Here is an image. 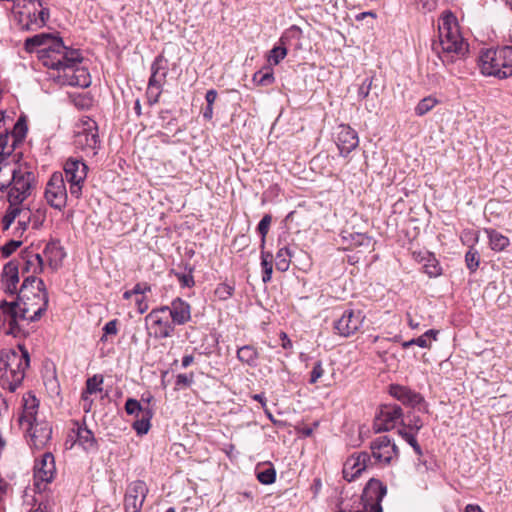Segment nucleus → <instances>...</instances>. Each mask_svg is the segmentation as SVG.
I'll list each match as a JSON object with an SVG mask.
<instances>
[{"mask_svg": "<svg viewBox=\"0 0 512 512\" xmlns=\"http://www.w3.org/2000/svg\"><path fill=\"white\" fill-rule=\"evenodd\" d=\"M48 293L42 279L27 276L19 289L16 301H2L0 310L9 325V334L19 331V321H37L48 307Z\"/></svg>", "mask_w": 512, "mask_h": 512, "instance_id": "f257e3e1", "label": "nucleus"}, {"mask_svg": "<svg viewBox=\"0 0 512 512\" xmlns=\"http://www.w3.org/2000/svg\"><path fill=\"white\" fill-rule=\"evenodd\" d=\"M88 167L85 162H64V173L55 172L50 177L45 188L47 203L58 210H62L67 202V189L65 181L70 185V194L76 199L82 195V185L87 176Z\"/></svg>", "mask_w": 512, "mask_h": 512, "instance_id": "f03ea898", "label": "nucleus"}, {"mask_svg": "<svg viewBox=\"0 0 512 512\" xmlns=\"http://www.w3.org/2000/svg\"><path fill=\"white\" fill-rule=\"evenodd\" d=\"M439 39L432 43V50L443 63H453L468 52V44L459 32L453 13L444 12L438 22Z\"/></svg>", "mask_w": 512, "mask_h": 512, "instance_id": "7ed1b4c3", "label": "nucleus"}, {"mask_svg": "<svg viewBox=\"0 0 512 512\" xmlns=\"http://www.w3.org/2000/svg\"><path fill=\"white\" fill-rule=\"evenodd\" d=\"M30 365V357L24 346L17 349H4L0 353V385L10 392L22 384L25 371Z\"/></svg>", "mask_w": 512, "mask_h": 512, "instance_id": "20e7f679", "label": "nucleus"}, {"mask_svg": "<svg viewBox=\"0 0 512 512\" xmlns=\"http://www.w3.org/2000/svg\"><path fill=\"white\" fill-rule=\"evenodd\" d=\"M24 46L28 52L38 49L39 60L53 72L65 61L68 52L72 50L63 44L61 38L54 37L49 33H41L27 38Z\"/></svg>", "mask_w": 512, "mask_h": 512, "instance_id": "39448f33", "label": "nucleus"}, {"mask_svg": "<svg viewBox=\"0 0 512 512\" xmlns=\"http://www.w3.org/2000/svg\"><path fill=\"white\" fill-rule=\"evenodd\" d=\"M83 61L81 52L77 49L68 52V57L51 74V77L60 85L78 86L86 88L90 85V74L86 68L80 67Z\"/></svg>", "mask_w": 512, "mask_h": 512, "instance_id": "423d86ee", "label": "nucleus"}, {"mask_svg": "<svg viewBox=\"0 0 512 512\" xmlns=\"http://www.w3.org/2000/svg\"><path fill=\"white\" fill-rule=\"evenodd\" d=\"M480 68L484 75L505 79L512 76V47L488 49L480 55Z\"/></svg>", "mask_w": 512, "mask_h": 512, "instance_id": "0eeeda50", "label": "nucleus"}, {"mask_svg": "<svg viewBox=\"0 0 512 512\" xmlns=\"http://www.w3.org/2000/svg\"><path fill=\"white\" fill-rule=\"evenodd\" d=\"M13 11L20 28L26 31L42 28L49 18L48 9L38 0H18Z\"/></svg>", "mask_w": 512, "mask_h": 512, "instance_id": "6e6552de", "label": "nucleus"}, {"mask_svg": "<svg viewBox=\"0 0 512 512\" xmlns=\"http://www.w3.org/2000/svg\"><path fill=\"white\" fill-rule=\"evenodd\" d=\"M100 146L98 129L96 122L88 119L75 134L74 147L80 153L77 157H69L67 160H84L97 155V149Z\"/></svg>", "mask_w": 512, "mask_h": 512, "instance_id": "1a4fd4ad", "label": "nucleus"}, {"mask_svg": "<svg viewBox=\"0 0 512 512\" xmlns=\"http://www.w3.org/2000/svg\"><path fill=\"white\" fill-rule=\"evenodd\" d=\"M364 319L361 310L347 309L334 321V330L340 336L349 337L361 328Z\"/></svg>", "mask_w": 512, "mask_h": 512, "instance_id": "9d476101", "label": "nucleus"}, {"mask_svg": "<svg viewBox=\"0 0 512 512\" xmlns=\"http://www.w3.org/2000/svg\"><path fill=\"white\" fill-rule=\"evenodd\" d=\"M149 492L147 484L142 480L131 482L124 497L125 512H141L143 503Z\"/></svg>", "mask_w": 512, "mask_h": 512, "instance_id": "9b49d317", "label": "nucleus"}, {"mask_svg": "<svg viewBox=\"0 0 512 512\" xmlns=\"http://www.w3.org/2000/svg\"><path fill=\"white\" fill-rule=\"evenodd\" d=\"M402 408L398 405H383L374 422L376 432L393 429L398 422L403 420Z\"/></svg>", "mask_w": 512, "mask_h": 512, "instance_id": "f8f14e48", "label": "nucleus"}, {"mask_svg": "<svg viewBox=\"0 0 512 512\" xmlns=\"http://www.w3.org/2000/svg\"><path fill=\"white\" fill-rule=\"evenodd\" d=\"M30 437L29 444L35 449H43L51 439L52 427L45 420L25 423Z\"/></svg>", "mask_w": 512, "mask_h": 512, "instance_id": "ddd939ff", "label": "nucleus"}, {"mask_svg": "<svg viewBox=\"0 0 512 512\" xmlns=\"http://www.w3.org/2000/svg\"><path fill=\"white\" fill-rule=\"evenodd\" d=\"M372 456L377 463L388 464L398 455L397 446L387 436H379L370 444Z\"/></svg>", "mask_w": 512, "mask_h": 512, "instance_id": "4468645a", "label": "nucleus"}, {"mask_svg": "<svg viewBox=\"0 0 512 512\" xmlns=\"http://www.w3.org/2000/svg\"><path fill=\"white\" fill-rule=\"evenodd\" d=\"M371 463V457L367 452L353 454L347 458L343 465V477L348 482L356 479Z\"/></svg>", "mask_w": 512, "mask_h": 512, "instance_id": "2eb2a0df", "label": "nucleus"}, {"mask_svg": "<svg viewBox=\"0 0 512 512\" xmlns=\"http://www.w3.org/2000/svg\"><path fill=\"white\" fill-rule=\"evenodd\" d=\"M56 473L54 456L50 452L43 454L40 460L35 462L34 479L38 486L40 482L50 483L53 481Z\"/></svg>", "mask_w": 512, "mask_h": 512, "instance_id": "dca6fc26", "label": "nucleus"}, {"mask_svg": "<svg viewBox=\"0 0 512 512\" xmlns=\"http://www.w3.org/2000/svg\"><path fill=\"white\" fill-rule=\"evenodd\" d=\"M359 143L357 133L348 125H340L337 132V147L341 156L346 157Z\"/></svg>", "mask_w": 512, "mask_h": 512, "instance_id": "f3484780", "label": "nucleus"}, {"mask_svg": "<svg viewBox=\"0 0 512 512\" xmlns=\"http://www.w3.org/2000/svg\"><path fill=\"white\" fill-rule=\"evenodd\" d=\"M389 393L406 406L415 408L424 403V398L419 393L406 386L392 384L389 387Z\"/></svg>", "mask_w": 512, "mask_h": 512, "instance_id": "a211bd4d", "label": "nucleus"}, {"mask_svg": "<svg viewBox=\"0 0 512 512\" xmlns=\"http://www.w3.org/2000/svg\"><path fill=\"white\" fill-rule=\"evenodd\" d=\"M1 282L6 293H19L17 287L19 283V263L16 260H11L5 264L2 271Z\"/></svg>", "mask_w": 512, "mask_h": 512, "instance_id": "6ab92c4d", "label": "nucleus"}, {"mask_svg": "<svg viewBox=\"0 0 512 512\" xmlns=\"http://www.w3.org/2000/svg\"><path fill=\"white\" fill-rule=\"evenodd\" d=\"M169 314L174 325H184L191 320V306L177 297L169 305Z\"/></svg>", "mask_w": 512, "mask_h": 512, "instance_id": "aec40b11", "label": "nucleus"}, {"mask_svg": "<svg viewBox=\"0 0 512 512\" xmlns=\"http://www.w3.org/2000/svg\"><path fill=\"white\" fill-rule=\"evenodd\" d=\"M146 322H151V329L154 331L156 338L164 339L171 337L174 332V324L168 320H164L160 315H156V311H151L146 317Z\"/></svg>", "mask_w": 512, "mask_h": 512, "instance_id": "412c9836", "label": "nucleus"}, {"mask_svg": "<svg viewBox=\"0 0 512 512\" xmlns=\"http://www.w3.org/2000/svg\"><path fill=\"white\" fill-rule=\"evenodd\" d=\"M168 74L167 60L163 55H158L151 65L149 82L152 86H160L165 83Z\"/></svg>", "mask_w": 512, "mask_h": 512, "instance_id": "4be33fe9", "label": "nucleus"}, {"mask_svg": "<svg viewBox=\"0 0 512 512\" xmlns=\"http://www.w3.org/2000/svg\"><path fill=\"white\" fill-rule=\"evenodd\" d=\"M21 258L24 261L23 272L32 273L31 276H35L43 272L44 263L40 254L25 250L22 251Z\"/></svg>", "mask_w": 512, "mask_h": 512, "instance_id": "5701e85b", "label": "nucleus"}, {"mask_svg": "<svg viewBox=\"0 0 512 512\" xmlns=\"http://www.w3.org/2000/svg\"><path fill=\"white\" fill-rule=\"evenodd\" d=\"M76 442L79 446H81L85 451H96L98 448L97 440L93 434V432L88 429L86 426L76 424Z\"/></svg>", "mask_w": 512, "mask_h": 512, "instance_id": "b1692460", "label": "nucleus"}, {"mask_svg": "<svg viewBox=\"0 0 512 512\" xmlns=\"http://www.w3.org/2000/svg\"><path fill=\"white\" fill-rule=\"evenodd\" d=\"M38 408V401L35 396H32L30 393L23 397V413L19 418V422L22 426H25V423H30L31 421H35L36 413Z\"/></svg>", "mask_w": 512, "mask_h": 512, "instance_id": "393cba45", "label": "nucleus"}, {"mask_svg": "<svg viewBox=\"0 0 512 512\" xmlns=\"http://www.w3.org/2000/svg\"><path fill=\"white\" fill-rule=\"evenodd\" d=\"M484 232L487 234V237L489 239L490 248L493 251L500 252V251L505 250L509 246V244H510L509 238L504 236L500 232H498L494 229H491V228L484 229Z\"/></svg>", "mask_w": 512, "mask_h": 512, "instance_id": "a878e982", "label": "nucleus"}, {"mask_svg": "<svg viewBox=\"0 0 512 512\" xmlns=\"http://www.w3.org/2000/svg\"><path fill=\"white\" fill-rule=\"evenodd\" d=\"M258 358L259 353L252 345H244L237 350V359L249 367H256Z\"/></svg>", "mask_w": 512, "mask_h": 512, "instance_id": "bb28decb", "label": "nucleus"}, {"mask_svg": "<svg viewBox=\"0 0 512 512\" xmlns=\"http://www.w3.org/2000/svg\"><path fill=\"white\" fill-rule=\"evenodd\" d=\"M256 477L264 485H269L276 480V470L271 463L258 465L256 467Z\"/></svg>", "mask_w": 512, "mask_h": 512, "instance_id": "cd10ccee", "label": "nucleus"}, {"mask_svg": "<svg viewBox=\"0 0 512 512\" xmlns=\"http://www.w3.org/2000/svg\"><path fill=\"white\" fill-rule=\"evenodd\" d=\"M28 214V209L26 208H23V207H19V205H12L10 204L9 205V208L7 209L3 219H2V223H3V230H8L11 226V224L14 222V220L18 217V216H24V218H27Z\"/></svg>", "mask_w": 512, "mask_h": 512, "instance_id": "c85d7f7f", "label": "nucleus"}, {"mask_svg": "<svg viewBox=\"0 0 512 512\" xmlns=\"http://www.w3.org/2000/svg\"><path fill=\"white\" fill-rule=\"evenodd\" d=\"M5 132H7L6 129ZM13 139L10 133L0 134V160L9 157L19 145L14 144Z\"/></svg>", "mask_w": 512, "mask_h": 512, "instance_id": "c756f323", "label": "nucleus"}, {"mask_svg": "<svg viewBox=\"0 0 512 512\" xmlns=\"http://www.w3.org/2000/svg\"><path fill=\"white\" fill-rule=\"evenodd\" d=\"M28 131L27 122L25 117H20L14 124L13 130L10 135L14 138V144H20L26 137Z\"/></svg>", "mask_w": 512, "mask_h": 512, "instance_id": "7c9ffc66", "label": "nucleus"}, {"mask_svg": "<svg viewBox=\"0 0 512 512\" xmlns=\"http://www.w3.org/2000/svg\"><path fill=\"white\" fill-rule=\"evenodd\" d=\"M152 416V411L147 410V412H144V414L141 415V417L136 418L135 422L133 423V428L138 435H144L148 433L151 427L150 421Z\"/></svg>", "mask_w": 512, "mask_h": 512, "instance_id": "2f4dec72", "label": "nucleus"}, {"mask_svg": "<svg viewBox=\"0 0 512 512\" xmlns=\"http://www.w3.org/2000/svg\"><path fill=\"white\" fill-rule=\"evenodd\" d=\"M292 252L288 247H282L276 254V268L282 272L289 269Z\"/></svg>", "mask_w": 512, "mask_h": 512, "instance_id": "473e14b6", "label": "nucleus"}, {"mask_svg": "<svg viewBox=\"0 0 512 512\" xmlns=\"http://www.w3.org/2000/svg\"><path fill=\"white\" fill-rule=\"evenodd\" d=\"M369 489L376 488L378 489V493L376 495V502L371 504L369 507V512H382V507L380 501L383 496L386 494V487L383 486L379 481L371 480L369 482Z\"/></svg>", "mask_w": 512, "mask_h": 512, "instance_id": "72a5a7b5", "label": "nucleus"}, {"mask_svg": "<svg viewBox=\"0 0 512 512\" xmlns=\"http://www.w3.org/2000/svg\"><path fill=\"white\" fill-rule=\"evenodd\" d=\"M261 266L263 270L262 281L264 283H268L271 281L273 265H272V254L265 253L262 251L261 253Z\"/></svg>", "mask_w": 512, "mask_h": 512, "instance_id": "f704fd0d", "label": "nucleus"}, {"mask_svg": "<svg viewBox=\"0 0 512 512\" xmlns=\"http://www.w3.org/2000/svg\"><path fill=\"white\" fill-rule=\"evenodd\" d=\"M438 100L432 96H428L419 101L415 107V114L417 116H423L431 111L437 104Z\"/></svg>", "mask_w": 512, "mask_h": 512, "instance_id": "c9c22d12", "label": "nucleus"}, {"mask_svg": "<svg viewBox=\"0 0 512 512\" xmlns=\"http://www.w3.org/2000/svg\"><path fill=\"white\" fill-rule=\"evenodd\" d=\"M125 410L127 414L134 415L136 418L141 417L144 412L150 410L149 408H143L139 401L136 399L129 398L125 403Z\"/></svg>", "mask_w": 512, "mask_h": 512, "instance_id": "e433bc0d", "label": "nucleus"}, {"mask_svg": "<svg viewBox=\"0 0 512 512\" xmlns=\"http://www.w3.org/2000/svg\"><path fill=\"white\" fill-rule=\"evenodd\" d=\"M44 254L47 256L50 266H53V258L62 259L64 257L62 248L56 243H48L44 249Z\"/></svg>", "mask_w": 512, "mask_h": 512, "instance_id": "4c0bfd02", "label": "nucleus"}, {"mask_svg": "<svg viewBox=\"0 0 512 512\" xmlns=\"http://www.w3.org/2000/svg\"><path fill=\"white\" fill-rule=\"evenodd\" d=\"M253 81L260 86H267L274 82L273 72L267 69L265 72L260 70L253 76Z\"/></svg>", "mask_w": 512, "mask_h": 512, "instance_id": "58836bf2", "label": "nucleus"}, {"mask_svg": "<svg viewBox=\"0 0 512 512\" xmlns=\"http://www.w3.org/2000/svg\"><path fill=\"white\" fill-rule=\"evenodd\" d=\"M192 272H193L192 267H189L187 273L172 271V273H174V275L176 276L180 286L183 288H185V287L191 288L195 285V281H194Z\"/></svg>", "mask_w": 512, "mask_h": 512, "instance_id": "ea45409f", "label": "nucleus"}, {"mask_svg": "<svg viewBox=\"0 0 512 512\" xmlns=\"http://www.w3.org/2000/svg\"><path fill=\"white\" fill-rule=\"evenodd\" d=\"M465 262H466L467 268L471 272H475L477 270V268L479 267V263H480V256H479L478 251L475 250L474 248H470L465 255Z\"/></svg>", "mask_w": 512, "mask_h": 512, "instance_id": "a19ab883", "label": "nucleus"}, {"mask_svg": "<svg viewBox=\"0 0 512 512\" xmlns=\"http://www.w3.org/2000/svg\"><path fill=\"white\" fill-rule=\"evenodd\" d=\"M287 55V49L284 46H275L268 55V62L278 65Z\"/></svg>", "mask_w": 512, "mask_h": 512, "instance_id": "79ce46f5", "label": "nucleus"}, {"mask_svg": "<svg viewBox=\"0 0 512 512\" xmlns=\"http://www.w3.org/2000/svg\"><path fill=\"white\" fill-rule=\"evenodd\" d=\"M102 383H103V377L94 375L93 377H90L86 381V393L94 394L96 392L102 391Z\"/></svg>", "mask_w": 512, "mask_h": 512, "instance_id": "37998d69", "label": "nucleus"}, {"mask_svg": "<svg viewBox=\"0 0 512 512\" xmlns=\"http://www.w3.org/2000/svg\"><path fill=\"white\" fill-rule=\"evenodd\" d=\"M271 221H272V216L270 214H266L263 216V218L258 223L257 231L259 232V234L262 237V244H261L262 248L264 247L265 237L268 234Z\"/></svg>", "mask_w": 512, "mask_h": 512, "instance_id": "c03bdc74", "label": "nucleus"}, {"mask_svg": "<svg viewBox=\"0 0 512 512\" xmlns=\"http://www.w3.org/2000/svg\"><path fill=\"white\" fill-rule=\"evenodd\" d=\"M399 435L414 449V451L418 454H422V450L420 445L418 444L415 435L411 432H407L405 429H400L398 431Z\"/></svg>", "mask_w": 512, "mask_h": 512, "instance_id": "a18cd8bd", "label": "nucleus"}, {"mask_svg": "<svg viewBox=\"0 0 512 512\" xmlns=\"http://www.w3.org/2000/svg\"><path fill=\"white\" fill-rule=\"evenodd\" d=\"M402 425L410 431L418 432L423 427V422L417 415H408L406 421H402Z\"/></svg>", "mask_w": 512, "mask_h": 512, "instance_id": "49530a36", "label": "nucleus"}, {"mask_svg": "<svg viewBox=\"0 0 512 512\" xmlns=\"http://www.w3.org/2000/svg\"><path fill=\"white\" fill-rule=\"evenodd\" d=\"M233 292H234V287L227 283H221L215 289V295L220 300H227L228 298H230L233 295Z\"/></svg>", "mask_w": 512, "mask_h": 512, "instance_id": "de8ad7c7", "label": "nucleus"}, {"mask_svg": "<svg viewBox=\"0 0 512 512\" xmlns=\"http://www.w3.org/2000/svg\"><path fill=\"white\" fill-rule=\"evenodd\" d=\"M194 375L191 373L190 375L187 374H178L176 376L175 385L177 389H184L188 388L193 383Z\"/></svg>", "mask_w": 512, "mask_h": 512, "instance_id": "09e8293b", "label": "nucleus"}, {"mask_svg": "<svg viewBox=\"0 0 512 512\" xmlns=\"http://www.w3.org/2000/svg\"><path fill=\"white\" fill-rule=\"evenodd\" d=\"M161 92H162V87L152 86L150 83H148V88H147L148 103L150 105L157 103L159 100V97L161 95Z\"/></svg>", "mask_w": 512, "mask_h": 512, "instance_id": "8fccbe9b", "label": "nucleus"}, {"mask_svg": "<svg viewBox=\"0 0 512 512\" xmlns=\"http://www.w3.org/2000/svg\"><path fill=\"white\" fill-rule=\"evenodd\" d=\"M413 5L416 6L418 10L432 11L436 8L438 0H410Z\"/></svg>", "mask_w": 512, "mask_h": 512, "instance_id": "3c124183", "label": "nucleus"}, {"mask_svg": "<svg viewBox=\"0 0 512 512\" xmlns=\"http://www.w3.org/2000/svg\"><path fill=\"white\" fill-rule=\"evenodd\" d=\"M22 245L21 241L10 240L4 246L0 247V252L4 258L9 257L14 251Z\"/></svg>", "mask_w": 512, "mask_h": 512, "instance_id": "603ef678", "label": "nucleus"}, {"mask_svg": "<svg viewBox=\"0 0 512 512\" xmlns=\"http://www.w3.org/2000/svg\"><path fill=\"white\" fill-rule=\"evenodd\" d=\"M424 272L429 277H437L441 275L442 269L439 266V264L435 260H433L432 262L428 261V263L424 265Z\"/></svg>", "mask_w": 512, "mask_h": 512, "instance_id": "864d4df0", "label": "nucleus"}, {"mask_svg": "<svg viewBox=\"0 0 512 512\" xmlns=\"http://www.w3.org/2000/svg\"><path fill=\"white\" fill-rule=\"evenodd\" d=\"M412 345H417L421 348H430V342H428L426 340V338L423 336V334L421 336H419L418 338H414V339H411L409 341H405L402 343V347L404 349H407Z\"/></svg>", "mask_w": 512, "mask_h": 512, "instance_id": "5fc2aeb1", "label": "nucleus"}, {"mask_svg": "<svg viewBox=\"0 0 512 512\" xmlns=\"http://www.w3.org/2000/svg\"><path fill=\"white\" fill-rule=\"evenodd\" d=\"M323 373H324V369L322 367V364L320 361H317L314 366H313V369L310 373V380L309 382L311 384H314L318 381L319 378H321L323 376Z\"/></svg>", "mask_w": 512, "mask_h": 512, "instance_id": "6e6d98bb", "label": "nucleus"}, {"mask_svg": "<svg viewBox=\"0 0 512 512\" xmlns=\"http://www.w3.org/2000/svg\"><path fill=\"white\" fill-rule=\"evenodd\" d=\"M104 335L101 337V341L106 340L107 335H116L118 332L117 329V320H111L107 322L103 327Z\"/></svg>", "mask_w": 512, "mask_h": 512, "instance_id": "4d7b16f0", "label": "nucleus"}, {"mask_svg": "<svg viewBox=\"0 0 512 512\" xmlns=\"http://www.w3.org/2000/svg\"><path fill=\"white\" fill-rule=\"evenodd\" d=\"M371 85H372V79H366L362 85L359 87V90H358V96L362 99L368 97L369 93H370V90H371Z\"/></svg>", "mask_w": 512, "mask_h": 512, "instance_id": "13d9d810", "label": "nucleus"}, {"mask_svg": "<svg viewBox=\"0 0 512 512\" xmlns=\"http://www.w3.org/2000/svg\"><path fill=\"white\" fill-rule=\"evenodd\" d=\"M151 291V286L147 283H137L134 287H133V292L138 295V294H145L146 292H150Z\"/></svg>", "mask_w": 512, "mask_h": 512, "instance_id": "bf43d9fd", "label": "nucleus"}, {"mask_svg": "<svg viewBox=\"0 0 512 512\" xmlns=\"http://www.w3.org/2000/svg\"><path fill=\"white\" fill-rule=\"evenodd\" d=\"M18 225L21 227L22 230H26L30 221H31V211L28 209L27 218H24V216H18Z\"/></svg>", "mask_w": 512, "mask_h": 512, "instance_id": "052dcab7", "label": "nucleus"}, {"mask_svg": "<svg viewBox=\"0 0 512 512\" xmlns=\"http://www.w3.org/2000/svg\"><path fill=\"white\" fill-rule=\"evenodd\" d=\"M217 91L214 90V89H210L206 92V95H205V99H206V102H207V105H213L214 102L216 101L217 99Z\"/></svg>", "mask_w": 512, "mask_h": 512, "instance_id": "680f3d73", "label": "nucleus"}, {"mask_svg": "<svg viewBox=\"0 0 512 512\" xmlns=\"http://www.w3.org/2000/svg\"><path fill=\"white\" fill-rule=\"evenodd\" d=\"M136 305H137L138 312L140 314L145 313L148 309V304L143 297L136 299Z\"/></svg>", "mask_w": 512, "mask_h": 512, "instance_id": "e2e57ef3", "label": "nucleus"}, {"mask_svg": "<svg viewBox=\"0 0 512 512\" xmlns=\"http://www.w3.org/2000/svg\"><path fill=\"white\" fill-rule=\"evenodd\" d=\"M281 340H282V347L284 349H290L292 348V341L287 337V334L282 332L280 334Z\"/></svg>", "mask_w": 512, "mask_h": 512, "instance_id": "0e129e2a", "label": "nucleus"}, {"mask_svg": "<svg viewBox=\"0 0 512 512\" xmlns=\"http://www.w3.org/2000/svg\"><path fill=\"white\" fill-rule=\"evenodd\" d=\"M437 334H438V331L437 330H434V329H430L428 331H426L423 336L426 338V340L428 342L431 343V340H436V337H437Z\"/></svg>", "mask_w": 512, "mask_h": 512, "instance_id": "69168bd1", "label": "nucleus"}, {"mask_svg": "<svg viewBox=\"0 0 512 512\" xmlns=\"http://www.w3.org/2000/svg\"><path fill=\"white\" fill-rule=\"evenodd\" d=\"M203 117L206 120H211L213 117V105H207L203 111Z\"/></svg>", "mask_w": 512, "mask_h": 512, "instance_id": "338daca9", "label": "nucleus"}, {"mask_svg": "<svg viewBox=\"0 0 512 512\" xmlns=\"http://www.w3.org/2000/svg\"><path fill=\"white\" fill-rule=\"evenodd\" d=\"M194 361V357L192 355H185L183 358H182V367L183 368H187L188 366H190Z\"/></svg>", "mask_w": 512, "mask_h": 512, "instance_id": "774afa93", "label": "nucleus"}]
</instances>
